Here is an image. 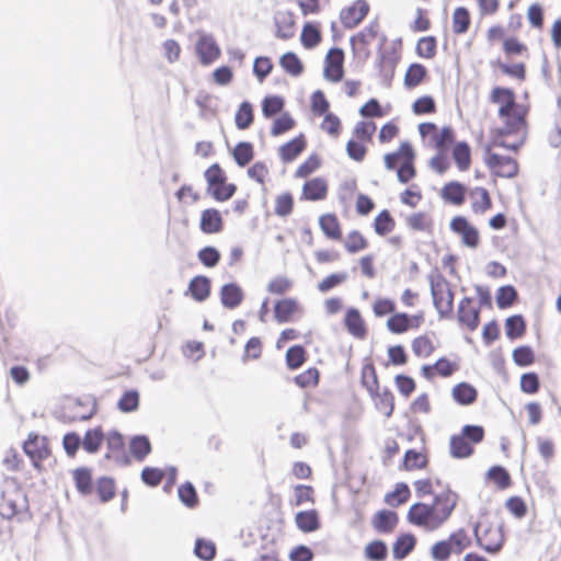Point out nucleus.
Returning <instances> with one entry per match:
<instances>
[{
  "label": "nucleus",
  "instance_id": "f257e3e1",
  "mask_svg": "<svg viewBox=\"0 0 561 561\" xmlns=\"http://www.w3.org/2000/svg\"><path fill=\"white\" fill-rule=\"evenodd\" d=\"M490 103L497 106V115L503 126L492 131H501L503 136L527 137L528 108L517 103L514 90L504 87H494L489 94Z\"/></svg>",
  "mask_w": 561,
  "mask_h": 561
},
{
  "label": "nucleus",
  "instance_id": "f03ea898",
  "mask_svg": "<svg viewBox=\"0 0 561 561\" xmlns=\"http://www.w3.org/2000/svg\"><path fill=\"white\" fill-rule=\"evenodd\" d=\"M458 503V494L449 489L436 494L433 503H414L408 512L412 525L434 531L440 528L451 516Z\"/></svg>",
  "mask_w": 561,
  "mask_h": 561
},
{
  "label": "nucleus",
  "instance_id": "7ed1b4c3",
  "mask_svg": "<svg viewBox=\"0 0 561 561\" xmlns=\"http://www.w3.org/2000/svg\"><path fill=\"white\" fill-rule=\"evenodd\" d=\"M508 137L503 136L501 131H491L490 140L484 146L483 162L490 173L496 178L513 179L519 173L517 160L497 153L496 149L505 148L517 153L524 146L526 138L524 136L514 137L513 141H507Z\"/></svg>",
  "mask_w": 561,
  "mask_h": 561
},
{
  "label": "nucleus",
  "instance_id": "20e7f679",
  "mask_svg": "<svg viewBox=\"0 0 561 561\" xmlns=\"http://www.w3.org/2000/svg\"><path fill=\"white\" fill-rule=\"evenodd\" d=\"M419 133L423 141L437 151L430 161L431 168L435 172L444 174L450 168L446 151L456 139L454 128L451 126L438 128L436 124L426 122L419 125Z\"/></svg>",
  "mask_w": 561,
  "mask_h": 561
},
{
  "label": "nucleus",
  "instance_id": "39448f33",
  "mask_svg": "<svg viewBox=\"0 0 561 561\" xmlns=\"http://www.w3.org/2000/svg\"><path fill=\"white\" fill-rule=\"evenodd\" d=\"M415 151L409 141H402L396 151L386 153L383 162L388 170L397 171L398 180L407 184L416 176Z\"/></svg>",
  "mask_w": 561,
  "mask_h": 561
},
{
  "label": "nucleus",
  "instance_id": "423d86ee",
  "mask_svg": "<svg viewBox=\"0 0 561 561\" xmlns=\"http://www.w3.org/2000/svg\"><path fill=\"white\" fill-rule=\"evenodd\" d=\"M377 125L373 121H359L355 124L352 137L346 142L347 157L355 162H363L367 156V144L373 140Z\"/></svg>",
  "mask_w": 561,
  "mask_h": 561
},
{
  "label": "nucleus",
  "instance_id": "0eeeda50",
  "mask_svg": "<svg viewBox=\"0 0 561 561\" xmlns=\"http://www.w3.org/2000/svg\"><path fill=\"white\" fill-rule=\"evenodd\" d=\"M207 193L217 202L230 199L237 192V185L228 182L227 174L219 163H213L204 172Z\"/></svg>",
  "mask_w": 561,
  "mask_h": 561
},
{
  "label": "nucleus",
  "instance_id": "6e6552de",
  "mask_svg": "<svg viewBox=\"0 0 561 561\" xmlns=\"http://www.w3.org/2000/svg\"><path fill=\"white\" fill-rule=\"evenodd\" d=\"M433 304L440 318H448L453 314L454 293L446 278L437 272L428 275Z\"/></svg>",
  "mask_w": 561,
  "mask_h": 561
},
{
  "label": "nucleus",
  "instance_id": "1a4fd4ad",
  "mask_svg": "<svg viewBox=\"0 0 561 561\" xmlns=\"http://www.w3.org/2000/svg\"><path fill=\"white\" fill-rule=\"evenodd\" d=\"M370 5L366 0H355L340 11V21L345 28L356 27L369 13Z\"/></svg>",
  "mask_w": 561,
  "mask_h": 561
},
{
  "label": "nucleus",
  "instance_id": "9d476101",
  "mask_svg": "<svg viewBox=\"0 0 561 561\" xmlns=\"http://www.w3.org/2000/svg\"><path fill=\"white\" fill-rule=\"evenodd\" d=\"M324 78L330 82H340L344 76V51L341 48H331L324 59Z\"/></svg>",
  "mask_w": 561,
  "mask_h": 561
},
{
  "label": "nucleus",
  "instance_id": "9b49d317",
  "mask_svg": "<svg viewBox=\"0 0 561 561\" xmlns=\"http://www.w3.org/2000/svg\"><path fill=\"white\" fill-rule=\"evenodd\" d=\"M25 503L23 492L14 488L3 491L0 502V514L3 518L10 519L22 510Z\"/></svg>",
  "mask_w": 561,
  "mask_h": 561
},
{
  "label": "nucleus",
  "instance_id": "f8f14e48",
  "mask_svg": "<svg viewBox=\"0 0 561 561\" xmlns=\"http://www.w3.org/2000/svg\"><path fill=\"white\" fill-rule=\"evenodd\" d=\"M329 194V183L322 176L307 180L301 188L300 199L309 202L324 201Z\"/></svg>",
  "mask_w": 561,
  "mask_h": 561
},
{
  "label": "nucleus",
  "instance_id": "ddd939ff",
  "mask_svg": "<svg viewBox=\"0 0 561 561\" xmlns=\"http://www.w3.org/2000/svg\"><path fill=\"white\" fill-rule=\"evenodd\" d=\"M307 145V137L302 133L286 141L277 150L280 161L284 163L295 161L306 150Z\"/></svg>",
  "mask_w": 561,
  "mask_h": 561
},
{
  "label": "nucleus",
  "instance_id": "4468645a",
  "mask_svg": "<svg viewBox=\"0 0 561 561\" xmlns=\"http://www.w3.org/2000/svg\"><path fill=\"white\" fill-rule=\"evenodd\" d=\"M471 211L474 215H484L492 206L493 201L488 188L483 186H474L467 193Z\"/></svg>",
  "mask_w": 561,
  "mask_h": 561
},
{
  "label": "nucleus",
  "instance_id": "2eb2a0df",
  "mask_svg": "<svg viewBox=\"0 0 561 561\" xmlns=\"http://www.w3.org/2000/svg\"><path fill=\"white\" fill-rule=\"evenodd\" d=\"M450 228L459 234L466 245H477L479 242V231L463 216H456L450 221Z\"/></svg>",
  "mask_w": 561,
  "mask_h": 561
},
{
  "label": "nucleus",
  "instance_id": "dca6fc26",
  "mask_svg": "<svg viewBox=\"0 0 561 561\" xmlns=\"http://www.w3.org/2000/svg\"><path fill=\"white\" fill-rule=\"evenodd\" d=\"M457 318L460 324L474 331L480 322V308L472 306V299L465 297L458 306Z\"/></svg>",
  "mask_w": 561,
  "mask_h": 561
},
{
  "label": "nucleus",
  "instance_id": "f3484780",
  "mask_svg": "<svg viewBox=\"0 0 561 561\" xmlns=\"http://www.w3.org/2000/svg\"><path fill=\"white\" fill-rule=\"evenodd\" d=\"M468 190L459 181H449L440 188V198L446 203L454 206H461L467 196Z\"/></svg>",
  "mask_w": 561,
  "mask_h": 561
},
{
  "label": "nucleus",
  "instance_id": "a211bd4d",
  "mask_svg": "<svg viewBox=\"0 0 561 561\" xmlns=\"http://www.w3.org/2000/svg\"><path fill=\"white\" fill-rule=\"evenodd\" d=\"M480 525L474 527V536L477 542L486 552L496 553L503 546V538L499 529H485L484 534L480 533Z\"/></svg>",
  "mask_w": 561,
  "mask_h": 561
},
{
  "label": "nucleus",
  "instance_id": "6ab92c4d",
  "mask_svg": "<svg viewBox=\"0 0 561 561\" xmlns=\"http://www.w3.org/2000/svg\"><path fill=\"white\" fill-rule=\"evenodd\" d=\"M451 158L459 172H467L472 164V149L467 141H455L451 144Z\"/></svg>",
  "mask_w": 561,
  "mask_h": 561
},
{
  "label": "nucleus",
  "instance_id": "aec40b11",
  "mask_svg": "<svg viewBox=\"0 0 561 561\" xmlns=\"http://www.w3.org/2000/svg\"><path fill=\"white\" fill-rule=\"evenodd\" d=\"M275 36L283 41L290 39L296 33V21L294 14L289 11H280L275 15Z\"/></svg>",
  "mask_w": 561,
  "mask_h": 561
},
{
  "label": "nucleus",
  "instance_id": "412c9836",
  "mask_svg": "<svg viewBox=\"0 0 561 561\" xmlns=\"http://www.w3.org/2000/svg\"><path fill=\"white\" fill-rule=\"evenodd\" d=\"M199 227L205 233H218L224 228L221 214L216 208H207L201 214Z\"/></svg>",
  "mask_w": 561,
  "mask_h": 561
},
{
  "label": "nucleus",
  "instance_id": "4be33fe9",
  "mask_svg": "<svg viewBox=\"0 0 561 561\" xmlns=\"http://www.w3.org/2000/svg\"><path fill=\"white\" fill-rule=\"evenodd\" d=\"M196 51L199 56L201 62L209 65L220 56V49L216 42L208 36H203L196 44Z\"/></svg>",
  "mask_w": 561,
  "mask_h": 561
},
{
  "label": "nucleus",
  "instance_id": "5701e85b",
  "mask_svg": "<svg viewBox=\"0 0 561 561\" xmlns=\"http://www.w3.org/2000/svg\"><path fill=\"white\" fill-rule=\"evenodd\" d=\"M24 453L37 466V461L47 456V448L45 446V438L35 434H30L27 440L23 444Z\"/></svg>",
  "mask_w": 561,
  "mask_h": 561
},
{
  "label": "nucleus",
  "instance_id": "b1692460",
  "mask_svg": "<svg viewBox=\"0 0 561 561\" xmlns=\"http://www.w3.org/2000/svg\"><path fill=\"white\" fill-rule=\"evenodd\" d=\"M428 80L427 68L419 62L411 64L404 75L403 83L407 89H415Z\"/></svg>",
  "mask_w": 561,
  "mask_h": 561
},
{
  "label": "nucleus",
  "instance_id": "393cba45",
  "mask_svg": "<svg viewBox=\"0 0 561 561\" xmlns=\"http://www.w3.org/2000/svg\"><path fill=\"white\" fill-rule=\"evenodd\" d=\"M471 26V14L466 7H457L451 14V32L459 36L466 34Z\"/></svg>",
  "mask_w": 561,
  "mask_h": 561
},
{
  "label": "nucleus",
  "instance_id": "a878e982",
  "mask_svg": "<svg viewBox=\"0 0 561 561\" xmlns=\"http://www.w3.org/2000/svg\"><path fill=\"white\" fill-rule=\"evenodd\" d=\"M319 225L323 233L333 241H340L342 238V229L340 221L334 214H323L319 218Z\"/></svg>",
  "mask_w": 561,
  "mask_h": 561
},
{
  "label": "nucleus",
  "instance_id": "bb28decb",
  "mask_svg": "<svg viewBox=\"0 0 561 561\" xmlns=\"http://www.w3.org/2000/svg\"><path fill=\"white\" fill-rule=\"evenodd\" d=\"M243 299L242 289L234 283L226 284L220 290V300L228 309L237 308Z\"/></svg>",
  "mask_w": 561,
  "mask_h": 561
},
{
  "label": "nucleus",
  "instance_id": "cd10ccee",
  "mask_svg": "<svg viewBox=\"0 0 561 561\" xmlns=\"http://www.w3.org/2000/svg\"><path fill=\"white\" fill-rule=\"evenodd\" d=\"M454 400L461 405H469L477 400L478 392L473 386L460 382L453 388Z\"/></svg>",
  "mask_w": 561,
  "mask_h": 561
},
{
  "label": "nucleus",
  "instance_id": "c85d7f7f",
  "mask_svg": "<svg viewBox=\"0 0 561 561\" xmlns=\"http://www.w3.org/2000/svg\"><path fill=\"white\" fill-rule=\"evenodd\" d=\"M262 113L265 118H272L277 114L284 113L285 99L280 95L270 94L264 96L261 103Z\"/></svg>",
  "mask_w": 561,
  "mask_h": 561
},
{
  "label": "nucleus",
  "instance_id": "c756f323",
  "mask_svg": "<svg viewBox=\"0 0 561 561\" xmlns=\"http://www.w3.org/2000/svg\"><path fill=\"white\" fill-rule=\"evenodd\" d=\"M129 450L137 461H144L151 453V444L145 435H136L129 442Z\"/></svg>",
  "mask_w": 561,
  "mask_h": 561
},
{
  "label": "nucleus",
  "instance_id": "7c9ffc66",
  "mask_svg": "<svg viewBox=\"0 0 561 561\" xmlns=\"http://www.w3.org/2000/svg\"><path fill=\"white\" fill-rule=\"evenodd\" d=\"M254 122V110L250 102L243 101L236 114H234V123L238 129L244 130L248 129Z\"/></svg>",
  "mask_w": 561,
  "mask_h": 561
},
{
  "label": "nucleus",
  "instance_id": "2f4dec72",
  "mask_svg": "<svg viewBox=\"0 0 561 561\" xmlns=\"http://www.w3.org/2000/svg\"><path fill=\"white\" fill-rule=\"evenodd\" d=\"M322 164L321 158L318 153L309 154L302 163L295 170L294 176L296 179H307L320 169Z\"/></svg>",
  "mask_w": 561,
  "mask_h": 561
},
{
  "label": "nucleus",
  "instance_id": "473e14b6",
  "mask_svg": "<svg viewBox=\"0 0 561 561\" xmlns=\"http://www.w3.org/2000/svg\"><path fill=\"white\" fill-rule=\"evenodd\" d=\"M297 527L304 533H311L320 527L318 513L314 510L302 511L296 515Z\"/></svg>",
  "mask_w": 561,
  "mask_h": 561
},
{
  "label": "nucleus",
  "instance_id": "72a5a7b5",
  "mask_svg": "<svg viewBox=\"0 0 561 561\" xmlns=\"http://www.w3.org/2000/svg\"><path fill=\"white\" fill-rule=\"evenodd\" d=\"M415 542V537L412 534L400 536L392 547L393 558L397 560L404 559L414 549Z\"/></svg>",
  "mask_w": 561,
  "mask_h": 561
},
{
  "label": "nucleus",
  "instance_id": "f704fd0d",
  "mask_svg": "<svg viewBox=\"0 0 561 561\" xmlns=\"http://www.w3.org/2000/svg\"><path fill=\"white\" fill-rule=\"evenodd\" d=\"M232 157L239 167L248 165L254 158V146L249 141H240L232 150Z\"/></svg>",
  "mask_w": 561,
  "mask_h": 561
},
{
  "label": "nucleus",
  "instance_id": "c9c22d12",
  "mask_svg": "<svg viewBox=\"0 0 561 561\" xmlns=\"http://www.w3.org/2000/svg\"><path fill=\"white\" fill-rule=\"evenodd\" d=\"M296 127V121L290 113L284 112L276 117L271 125V135L274 137L284 135Z\"/></svg>",
  "mask_w": 561,
  "mask_h": 561
},
{
  "label": "nucleus",
  "instance_id": "e433bc0d",
  "mask_svg": "<svg viewBox=\"0 0 561 561\" xmlns=\"http://www.w3.org/2000/svg\"><path fill=\"white\" fill-rule=\"evenodd\" d=\"M371 397L375 401L376 409L383 413L386 417H390L394 409L393 394L388 389H385L381 392L377 390Z\"/></svg>",
  "mask_w": 561,
  "mask_h": 561
},
{
  "label": "nucleus",
  "instance_id": "4c0bfd02",
  "mask_svg": "<svg viewBox=\"0 0 561 561\" xmlns=\"http://www.w3.org/2000/svg\"><path fill=\"white\" fill-rule=\"evenodd\" d=\"M345 325L351 334L363 337L366 333L364 321L357 309L351 308L345 316Z\"/></svg>",
  "mask_w": 561,
  "mask_h": 561
},
{
  "label": "nucleus",
  "instance_id": "58836bf2",
  "mask_svg": "<svg viewBox=\"0 0 561 561\" xmlns=\"http://www.w3.org/2000/svg\"><path fill=\"white\" fill-rule=\"evenodd\" d=\"M279 65L284 69L285 72L293 77H298L304 72V64L298 58V56L295 53L288 51L285 53L279 58Z\"/></svg>",
  "mask_w": 561,
  "mask_h": 561
},
{
  "label": "nucleus",
  "instance_id": "ea45409f",
  "mask_svg": "<svg viewBox=\"0 0 561 561\" xmlns=\"http://www.w3.org/2000/svg\"><path fill=\"white\" fill-rule=\"evenodd\" d=\"M398 523V515L392 511H379L374 518V527L380 533H388Z\"/></svg>",
  "mask_w": 561,
  "mask_h": 561
},
{
  "label": "nucleus",
  "instance_id": "a19ab883",
  "mask_svg": "<svg viewBox=\"0 0 561 561\" xmlns=\"http://www.w3.org/2000/svg\"><path fill=\"white\" fill-rule=\"evenodd\" d=\"M415 53L424 59H433L437 55V39L435 36L421 37L415 46Z\"/></svg>",
  "mask_w": 561,
  "mask_h": 561
},
{
  "label": "nucleus",
  "instance_id": "79ce46f5",
  "mask_svg": "<svg viewBox=\"0 0 561 561\" xmlns=\"http://www.w3.org/2000/svg\"><path fill=\"white\" fill-rule=\"evenodd\" d=\"M188 290L195 300L204 301L210 293L209 279L205 276L194 277L190 283Z\"/></svg>",
  "mask_w": 561,
  "mask_h": 561
},
{
  "label": "nucleus",
  "instance_id": "37998d69",
  "mask_svg": "<svg viewBox=\"0 0 561 561\" xmlns=\"http://www.w3.org/2000/svg\"><path fill=\"white\" fill-rule=\"evenodd\" d=\"M295 206L294 196L290 192H284L278 194L274 201V213L278 217L289 216Z\"/></svg>",
  "mask_w": 561,
  "mask_h": 561
},
{
  "label": "nucleus",
  "instance_id": "c03bdc74",
  "mask_svg": "<svg viewBox=\"0 0 561 561\" xmlns=\"http://www.w3.org/2000/svg\"><path fill=\"white\" fill-rule=\"evenodd\" d=\"M104 434L100 427L89 430L85 432L84 437L81 439L83 449L89 454H95L102 442Z\"/></svg>",
  "mask_w": 561,
  "mask_h": 561
},
{
  "label": "nucleus",
  "instance_id": "a18cd8bd",
  "mask_svg": "<svg viewBox=\"0 0 561 561\" xmlns=\"http://www.w3.org/2000/svg\"><path fill=\"white\" fill-rule=\"evenodd\" d=\"M473 448L462 435H454L450 438V455L454 458H467L471 456Z\"/></svg>",
  "mask_w": 561,
  "mask_h": 561
},
{
  "label": "nucleus",
  "instance_id": "49530a36",
  "mask_svg": "<svg viewBox=\"0 0 561 561\" xmlns=\"http://www.w3.org/2000/svg\"><path fill=\"white\" fill-rule=\"evenodd\" d=\"M297 309V301L287 298L278 300L274 308L275 319L279 323H285L289 321L290 316L296 311Z\"/></svg>",
  "mask_w": 561,
  "mask_h": 561
},
{
  "label": "nucleus",
  "instance_id": "de8ad7c7",
  "mask_svg": "<svg viewBox=\"0 0 561 561\" xmlns=\"http://www.w3.org/2000/svg\"><path fill=\"white\" fill-rule=\"evenodd\" d=\"M410 489L408 484L400 482L396 484V488L392 492L386 494L385 502L392 507H397L403 503H405L410 497Z\"/></svg>",
  "mask_w": 561,
  "mask_h": 561
},
{
  "label": "nucleus",
  "instance_id": "09e8293b",
  "mask_svg": "<svg viewBox=\"0 0 561 561\" xmlns=\"http://www.w3.org/2000/svg\"><path fill=\"white\" fill-rule=\"evenodd\" d=\"M321 129L327 133L330 137L336 139L341 136L343 125L340 117L334 113H327L323 116V121L320 125Z\"/></svg>",
  "mask_w": 561,
  "mask_h": 561
},
{
  "label": "nucleus",
  "instance_id": "8fccbe9b",
  "mask_svg": "<svg viewBox=\"0 0 561 561\" xmlns=\"http://www.w3.org/2000/svg\"><path fill=\"white\" fill-rule=\"evenodd\" d=\"M322 39L321 33L319 28L311 23H307L304 25L300 41L305 48L311 49L320 44Z\"/></svg>",
  "mask_w": 561,
  "mask_h": 561
},
{
  "label": "nucleus",
  "instance_id": "3c124183",
  "mask_svg": "<svg viewBox=\"0 0 561 561\" xmlns=\"http://www.w3.org/2000/svg\"><path fill=\"white\" fill-rule=\"evenodd\" d=\"M73 479L78 491L82 494H90L92 491V474L87 468H78L73 471Z\"/></svg>",
  "mask_w": 561,
  "mask_h": 561
},
{
  "label": "nucleus",
  "instance_id": "603ef678",
  "mask_svg": "<svg viewBox=\"0 0 561 561\" xmlns=\"http://www.w3.org/2000/svg\"><path fill=\"white\" fill-rule=\"evenodd\" d=\"M526 330V323L522 316L516 314L508 317L505 321V331L508 339L514 340L520 337Z\"/></svg>",
  "mask_w": 561,
  "mask_h": 561
},
{
  "label": "nucleus",
  "instance_id": "864d4df0",
  "mask_svg": "<svg viewBox=\"0 0 561 561\" xmlns=\"http://www.w3.org/2000/svg\"><path fill=\"white\" fill-rule=\"evenodd\" d=\"M311 112L317 116H324L327 113H331L330 103L323 91L317 90L310 96Z\"/></svg>",
  "mask_w": 561,
  "mask_h": 561
},
{
  "label": "nucleus",
  "instance_id": "5fc2aeb1",
  "mask_svg": "<svg viewBox=\"0 0 561 561\" xmlns=\"http://www.w3.org/2000/svg\"><path fill=\"white\" fill-rule=\"evenodd\" d=\"M502 49L507 57L527 55L528 47L515 36L506 37L502 43Z\"/></svg>",
  "mask_w": 561,
  "mask_h": 561
},
{
  "label": "nucleus",
  "instance_id": "6e6d98bb",
  "mask_svg": "<svg viewBox=\"0 0 561 561\" xmlns=\"http://www.w3.org/2000/svg\"><path fill=\"white\" fill-rule=\"evenodd\" d=\"M387 328L396 334L404 333L411 328V319L407 313H396L388 319Z\"/></svg>",
  "mask_w": 561,
  "mask_h": 561
},
{
  "label": "nucleus",
  "instance_id": "4d7b16f0",
  "mask_svg": "<svg viewBox=\"0 0 561 561\" xmlns=\"http://www.w3.org/2000/svg\"><path fill=\"white\" fill-rule=\"evenodd\" d=\"M194 553L204 561H211L216 556V546L210 540L197 538L195 541Z\"/></svg>",
  "mask_w": 561,
  "mask_h": 561
},
{
  "label": "nucleus",
  "instance_id": "13d9d810",
  "mask_svg": "<svg viewBox=\"0 0 561 561\" xmlns=\"http://www.w3.org/2000/svg\"><path fill=\"white\" fill-rule=\"evenodd\" d=\"M138 407L139 393L136 390H128L124 392L117 402V408L124 413L134 412L138 409Z\"/></svg>",
  "mask_w": 561,
  "mask_h": 561
},
{
  "label": "nucleus",
  "instance_id": "bf43d9fd",
  "mask_svg": "<svg viewBox=\"0 0 561 561\" xmlns=\"http://www.w3.org/2000/svg\"><path fill=\"white\" fill-rule=\"evenodd\" d=\"M359 115L364 118H381L387 115V111L377 99H370L359 108Z\"/></svg>",
  "mask_w": 561,
  "mask_h": 561
},
{
  "label": "nucleus",
  "instance_id": "052dcab7",
  "mask_svg": "<svg viewBox=\"0 0 561 561\" xmlns=\"http://www.w3.org/2000/svg\"><path fill=\"white\" fill-rule=\"evenodd\" d=\"M516 299L517 291L513 286L507 285L499 288L496 294V304L500 309L511 307Z\"/></svg>",
  "mask_w": 561,
  "mask_h": 561
},
{
  "label": "nucleus",
  "instance_id": "680f3d73",
  "mask_svg": "<svg viewBox=\"0 0 561 561\" xmlns=\"http://www.w3.org/2000/svg\"><path fill=\"white\" fill-rule=\"evenodd\" d=\"M374 226L378 234L385 236L394 228V220L388 210H382L376 216Z\"/></svg>",
  "mask_w": 561,
  "mask_h": 561
},
{
  "label": "nucleus",
  "instance_id": "e2e57ef3",
  "mask_svg": "<svg viewBox=\"0 0 561 561\" xmlns=\"http://www.w3.org/2000/svg\"><path fill=\"white\" fill-rule=\"evenodd\" d=\"M412 111L416 115L434 114L436 103L431 95H423L413 102Z\"/></svg>",
  "mask_w": 561,
  "mask_h": 561
},
{
  "label": "nucleus",
  "instance_id": "0e129e2a",
  "mask_svg": "<svg viewBox=\"0 0 561 561\" xmlns=\"http://www.w3.org/2000/svg\"><path fill=\"white\" fill-rule=\"evenodd\" d=\"M412 351L417 357H427L434 352V345L426 335H421L412 341Z\"/></svg>",
  "mask_w": 561,
  "mask_h": 561
},
{
  "label": "nucleus",
  "instance_id": "69168bd1",
  "mask_svg": "<svg viewBox=\"0 0 561 561\" xmlns=\"http://www.w3.org/2000/svg\"><path fill=\"white\" fill-rule=\"evenodd\" d=\"M305 362V350L300 345H294L287 350L286 364L289 369L299 368Z\"/></svg>",
  "mask_w": 561,
  "mask_h": 561
},
{
  "label": "nucleus",
  "instance_id": "338daca9",
  "mask_svg": "<svg viewBox=\"0 0 561 561\" xmlns=\"http://www.w3.org/2000/svg\"><path fill=\"white\" fill-rule=\"evenodd\" d=\"M273 62L270 57H257L253 64V72L260 82H263L264 79L272 72Z\"/></svg>",
  "mask_w": 561,
  "mask_h": 561
},
{
  "label": "nucleus",
  "instance_id": "774afa93",
  "mask_svg": "<svg viewBox=\"0 0 561 561\" xmlns=\"http://www.w3.org/2000/svg\"><path fill=\"white\" fill-rule=\"evenodd\" d=\"M365 554L371 561H382L387 557V546L380 540L373 541L366 546Z\"/></svg>",
  "mask_w": 561,
  "mask_h": 561
}]
</instances>
